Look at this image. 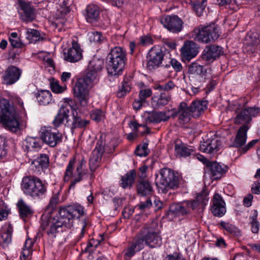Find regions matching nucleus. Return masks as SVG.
Segmentation results:
<instances>
[{
  "mask_svg": "<svg viewBox=\"0 0 260 260\" xmlns=\"http://www.w3.org/2000/svg\"><path fill=\"white\" fill-rule=\"evenodd\" d=\"M99 74L88 71L85 76L79 79L75 85L74 92L79 102L78 109L80 113L86 114L88 111L90 89L99 81Z\"/></svg>",
  "mask_w": 260,
  "mask_h": 260,
  "instance_id": "obj_1",
  "label": "nucleus"
},
{
  "mask_svg": "<svg viewBox=\"0 0 260 260\" xmlns=\"http://www.w3.org/2000/svg\"><path fill=\"white\" fill-rule=\"evenodd\" d=\"M21 187L26 196L35 200H40L47 195L48 184L38 177L25 176L22 180Z\"/></svg>",
  "mask_w": 260,
  "mask_h": 260,
  "instance_id": "obj_2",
  "label": "nucleus"
},
{
  "mask_svg": "<svg viewBox=\"0 0 260 260\" xmlns=\"http://www.w3.org/2000/svg\"><path fill=\"white\" fill-rule=\"evenodd\" d=\"M86 164V161L83 158L77 162L75 158H72L69 161L66 169L63 180L64 182L71 181L70 189H74L76 184L84 179L87 173Z\"/></svg>",
  "mask_w": 260,
  "mask_h": 260,
  "instance_id": "obj_3",
  "label": "nucleus"
},
{
  "mask_svg": "<svg viewBox=\"0 0 260 260\" xmlns=\"http://www.w3.org/2000/svg\"><path fill=\"white\" fill-rule=\"evenodd\" d=\"M155 176V184L159 192L166 193L169 190L177 188L179 186V176L170 169H160Z\"/></svg>",
  "mask_w": 260,
  "mask_h": 260,
  "instance_id": "obj_4",
  "label": "nucleus"
},
{
  "mask_svg": "<svg viewBox=\"0 0 260 260\" xmlns=\"http://www.w3.org/2000/svg\"><path fill=\"white\" fill-rule=\"evenodd\" d=\"M108 73L112 76L120 74L126 61V52L120 47H115L111 49L107 56Z\"/></svg>",
  "mask_w": 260,
  "mask_h": 260,
  "instance_id": "obj_5",
  "label": "nucleus"
},
{
  "mask_svg": "<svg viewBox=\"0 0 260 260\" xmlns=\"http://www.w3.org/2000/svg\"><path fill=\"white\" fill-rule=\"evenodd\" d=\"M41 227L49 236L55 237V234L61 231L63 227L71 229L72 226L70 220L59 214V216L53 217H43Z\"/></svg>",
  "mask_w": 260,
  "mask_h": 260,
  "instance_id": "obj_6",
  "label": "nucleus"
},
{
  "mask_svg": "<svg viewBox=\"0 0 260 260\" xmlns=\"http://www.w3.org/2000/svg\"><path fill=\"white\" fill-rule=\"evenodd\" d=\"M193 34L196 41L205 44L215 42L220 36L218 26L214 23L201 25L194 29Z\"/></svg>",
  "mask_w": 260,
  "mask_h": 260,
  "instance_id": "obj_7",
  "label": "nucleus"
},
{
  "mask_svg": "<svg viewBox=\"0 0 260 260\" xmlns=\"http://www.w3.org/2000/svg\"><path fill=\"white\" fill-rule=\"evenodd\" d=\"M141 235L150 248H157L162 244V238L155 223L145 224L141 230Z\"/></svg>",
  "mask_w": 260,
  "mask_h": 260,
  "instance_id": "obj_8",
  "label": "nucleus"
},
{
  "mask_svg": "<svg viewBox=\"0 0 260 260\" xmlns=\"http://www.w3.org/2000/svg\"><path fill=\"white\" fill-rule=\"evenodd\" d=\"M249 127L244 124L240 127L237 131L233 146L239 148V151L241 154L246 153L250 149L253 147L258 142V140H253L249 142L247 145H244L247 138V132Z\"/></svg>",
  "mask_w": 260,
  "mask_h": 260,
  "instance_id": "obj_9",
  "label": "nucleus"
},
{
  "mask_svg": "<svg viewBox=\"0 0 260 260\" xmlns=\"http://www.w3.org/2000/svg\"><path fill=\"white\" fill-rule=\"evenodd\" d=\"M17 4L20 20L25 23H29L36 19V9L31 2L27 0H17Z\"/></svg>",
  "mask_w": 260,
  "mask_h": 260,
  "instance_id": "obj_10",
  "label": "nucleus"
},
{
  "mask_svg": "<svg viewBox=\"0 0 260 260\" xmlns=\"http://www.w3.org/2000/svg\"><path fill=\"white\" fill-rule=\"evenodd\" d=\"M40 134L41 140L50 147H54L62 141V134L54 131L50 126L42 127Z\"/></svg>",
  "mask_w": 260,
  "mask_h": 260,
  "instance_id": "obj_11",
  "label": "nucleus"
},
{
  "mask_svg": "<svg viewBox=\"0 0 260 260\" xmlns=\"http://www.w3.org/2000/svg\"><path fill=\"white\" fill-rule=\"evenodd\" d=\"M159 21L165 28L172 33H178L183 28L182 20L176 15L162 16Z\"/></svg>",
  "mask_w": 260,
  "mask_h": 260,
  "instance_id": "obj_12",
  "label": "nucleus"
},
{
  "mask_svg": "<svg viewBox=\"0 0 260 260\" xmlns=\"http://www.w3.org/2000/svg\"><path fill=\"white\" fill-rule=\"evenodd\" d=\"M237 115L234 119L236 124H243L248 125L253 117L257 116L260 112V108L258 107L245 108L237 111Z\"/></svg>",
  "mask_w": 260,
  "mask_h": 260,
  "instance_id": "obj_13",
  "label": "nucleus"
},
{
  "mask_svg": "<svg viewBox=\"0 0 260 260\" xmlns=\"http://www.w3.org/2000/svg\"><path fill=\"white\" fill-rule=\"evenodd\" d=\"M59 214L70 220L71 226L73 225L75 218H80L84 214V208L78 204H75L68 207H61Z\"/></svg>",
  "mask_w": 260,
  "mask_h": 260,
  "instance_id": "obj_14",
  "label": "nucleus"
},
{
  "mask_svg": "<svg viewBox=\"0 0 260 260\" xmlns=\"http://www.w3.org/2000/svg\"><path fill=\"white\" fill-rule=\"evenodd\" d=\"M83 58V50L80 45L75 40L72 42V46L64 50L63 59L71 63H75Z\"/></svg>",
  "mask_w": 260,
  "mask_h": 260,
  "instance_id": "obj_15",
  "label": "nucleus"
},
{
  "mask_svg": "<svg viewBox=\"0 0 260 260\" xmlns=\"http://www.w3.org/2000/svg\"><path fill=\"white\" fill-rule=\"evenodd\" d=\"M222 142L220 138L215 135L211 136L201 143L200 149L201 151L214 154L216 153L221 147Z\"/></svg>",
  "mask_w": 260,
  "mask_h": 260,
  "instance_id": "obj_16",
  "label": "nucleus"
},
{
  "mask_svg": "<svg viewBox=\"0 0 260 260\" xmlns=\"http://www.w3.org/2000/svg\"><path fill=\"white\" fill-rule=\"evenodd\" d=\"M0 122L11 132H16L20 129L19 116L16 111L7 113L6 115H0Z\"/></svg>",
  "mask_w": 260,
  "mask_h": 260,
  "instance_id": "obj_17",
  "label": "nucleus"
},
{
  "mask_svg": "<svg viewBox=\"0 0 260 260\" xmlns=\"http://www.w3.org/2000/svg\"><path fill=\"white\" fill-rule=\"evenodd\" d=\"M148 115L146 118L147 123H159L161 121L168 120L170 117H175L177 113L174 110H167L162 112H147Z\"/></svg>",
  "mask_w": 260,
  "mask_h": 260,
  "instance_id": "obj_18",
  "label": "nucleus"
},
{
  "mask_svg": "<svg viewBox=\"0 0 260 260\" xmlns=\"http://www.w3.org/2000/svg\"><path fill=\"white\" fill-rule=\"evenodd\" d=\"M260 43V31H250L245 37L244 50L249 53L256 51L257 46Z\"/></svg>",
  "mask_w": 260,
  "mask_h": 260,
  "instance_id": "obj_19",
  "label": "nucleus"
},
{
  "mask_svg": "<svg viewBox=\"0 0 260 260\" xmlns=\"http://www.w3.org/2000/svg\"><path fill=\"white\" fill-rule=\"evenodd\" d=\"M223 54V48L217 45L207 46L203 52V59L208 63H211Z\"/></svg>",
  "mask_w": 260,
  "mask_h": 260,
  "instance_id": "obj_20",
  "label": "nucleus"
},
{
  "mask_svg": "<svg viewBox=\"0 0 260 260\" xmlns=\"http://www.w3.org/2000/svg\"><path fill=\"white\" fill-rule=\"evenodd\" d=\"M191 204L188 203L186 201L179 203H174L170 205L169 215L173 217H179L184 216L191 211Z\"/></svg>",
  "mask_w": 260,
  "mask_h": 260,
  "instance_id": "obj_21",
  "label": "nucleus"
},
{
  "mask_svg": "<svg viewBox=\"0 0 260 260\" xmlns=\"http://www.w3.org/2000/svg\"><path fill=\"white\" fill-rule=\"evenodd\" d=\"M211 211L217 217H222L226 213L225 203L221 196L217 193L214 194L212 200Z\"/></svg>",
  "mask_w": 260,
  "mask_h": 260,
  "instance_id": "obj_22",
  "label": "nucleus"
},
{
  "mask_svg": "<svg viewBox=\"0 0 260 260\" xmlns=\"http://www.w3.org/2000/svg\"><path fill=\"white\" fill-rule=\"evenodd\" d=\"M164 57L162 52L159 49H151L147 56V68L151 71L158 67Z\"/></svg>",
  "mask_w": 260,
  "mask_h": 260,
  "instance_id": "obj_23",
  "label": "nucleus"
},
{
  "mask_svg": "<svg viewBox=\"0 0 260 260\" xmlns=\"http://www.w3.org/2000/svg\"><path fill=\"white\" fill-rule=\"evenodd\" d=\"M188 73L192 75V77L199 78L200 82H205L206 80L211 78V76L207 73L206 68L196 62H192L189 66Z\"/></svg>",
  "mask_w": 260,
  "mask_h": 260,
  "instance_id": "obj_24",
  "label": "nucleus"
},
{
  "mask_svg": "<svg viewBox=\"0 0 260 260\" xmlns=\"http://www.w3.org/2000/svg\"><path fill=\"white\" fill-rule=\"evenodd\" d=\"M180 52L183 60H190L198 53L197 44L191 41H186L181 48Z\"/></svg>",
  "mask_w": 260,
  "mask_h": 260,
  "instance_id": "obj_25",
  "label": "nucleus"
},
{
  "mask_svg": "<svg viewBox=\"0 0 260 260\" xmlns=\"http://www.w3.org/2000/svg\"><path fill=\"white\" fill-rule=\"evenodd\" d=\"M79 104L77 105V107H78ZM89 106L88 105V107ZM71 109H72V115H73V121L71 125V129L73 131L76 128H85L86 126L89 124L90 121L86 120L85 119L82 118L79 115L80 114L84 115H87L88 113L86 114H83L82 113H80L79 111V110L78 109V108L77 109L74 108L73 107H71ZM89 108H88V111L89 112Z\"/></svg>",
  "mask_w": 260,
  "mask_h": 260,
  "instance_id": "obj_26",
  "label": "nucleus"
},
{
  "mask_svg": "<svg viewBox=\"0 0 260 260\" xmlns=\"http://www.w3.org/2000/svg\"><path fill=\"white\" fill-rule=\"evenodd\" d=\"M22 71L18 68L11 66L6 70L3 79L6 84L12 85L16 83L20 79Z\"/></svg>",
  "mask_w": 260,
  "mask_h": 260,
  "instance_id": "obj_27",
  "label": "nucleus"
},
{
  "mask_svg": "<svg viewBox=\"0 0 260 260\" xmlns=\"http://www.w3.org/2000/svg\"><path fill=\"white\" fill-rule=\"evenodd\" d=\"M69 113V106H62L52 121L53 126L57 128L64 124L65 121L67 123H68Z\"/></svg>",
  "mask_w": 260,
  "mask_h": 260,
  "instance_id": "obj_28",
  "label": "nucleus"
},
{
  "mask_svg": "<svg viewBox=\"0 0 260 260\" xmlns=\"http://www.w3.org/2000/svg\"><path fill=\"white\" fill-rule=\"evenodd\" d=\"M208 103L206 101H193L187 107L188 110L191 113L192 117L200 116L207 108Z\"/></svg>",
  "mask_w": 260,
  "mask_h": 260,
  "instance_id": "obj_29",
  "label": "nucleus"
},
{
  "mask_svg": "<svg viewBox=\"0 0 260 260\" xmlns=\"http://www.w3.org/2000/svg\"><path fill=\"white\" fill-rule=\"evenodd\" d=\"M210 174L213 180L220 178L228 169L226 166L217 162H213L209 166Z\"/></svg>",
  "mask_w": 260,
  "mask_h": 260,
  "instance_id": "obj_30",
  "label": "nucleus"
},
{
  "mask_svg": "<svg viewBox=\"0 0 260 260\" xmlns=\"http://www.w3.org/2000/svg\"><path fill=\"white\" fill-rule=\"evenodd\" d=\"M174 149L177 156L186 157L194 154V150L191 147L187 146L180 141H175Z\"/></svg>",
  "mask_w": 260,
  "mask_h": 260,
  "instance_id": "obj_31",
  "label": "nucleus"
},
{
  "mask_svg": "<svg viewBox=\"0 0 260 260\" xmlns=\"http://www.w3.org/2000/svg\"><path fill=\"white\" fill-rule=\"evenodd\" d=\"M187 107L186 106V104L184 103H181L180 104L179 109L178 111L176 110H174L177 113V115H179L178 121L181 124H184L188 122L191 119L192 117L191 113L188 110Z\"/></svg>",
  "mask_w": 260,
  "mask_h": 260,
  "instance_id": "obj_32",
  "label": "nucleus"
},
{
  "mask_svg": "<svg viewBox=\"0 0 260 260\" xmlns=\"http://www.w3.org/2000/svg\"><path fill=\"white\" fill-rule=\"evenodd\" d=\"M23 147L27 152L38 150L41 147L40 140L38 138L27 137L23 142Z\"/></svg>",
  "mask_w": 260,
  "mask_h": 260,
  "instance_id": "obj_33",
  "label": "nucleus"
},
{
  "mask_svg": "<svg viewBox=\"0 0 260 260\" xmlns=\"http://www.w3.org/2000/svg\"><path fill=\"white\" fill-rule=\"evenodd\" d=\"M208 196V193L206 191H203L197 196L196 199L193 201L186 202L192 206L191 210H193L198 208H203L208 201L209 198Z\"/></svg>",
  "mask_w": 260,
  "mask_h": 260,
  "instance_id": "obj_34",
  "label": "nucleus"
},
{
  "mask_svg": "<svg viewBox=\"0 0 260 260\" xmlns=\"http://www.w3.org/2000/svg\"><path fill=\"white\" fill-rule=\"evenodd\" d=\"M13 227L10 223H5L2 228L0 238L4 244L7 245L11 242Z\"/></svg>",
  "mask_w": 260,
  "mask_h": 260,
  "instance_id": "obj_35",
  "label": "nucleus"
},
{
  "mask_svg": "<svg viewBox=\"0 0 260 260\" xmlns=\"http://www.w3.org/2000/svg\"><path fill=\"white\" fill-rule=\"evenodd\" d=\"M49 165V156L46 154H40L35 159L31 162L32 167L39 171L40 169H46Z\"/></svg>",
  "mask_w": 260,
  "mask_h": 260,
  "instance_id": "obj_36",
  "label": "nucleus"
},
{
  "mask_svg": "<svg viewBox=\"0 0 260 260\" xmlns=\"http://www.w3.org/2000/svg\"><path fill=\"white\" fill-rule=\"evenodd\" d=\"M17 206L18 208L19 215L22 218H26L32 215L34 212L31 207L22 199L18 200Z\"/></svg>",
  "mask_w": 260,
  "mask_h": 260,
  "instance_id": "obj_37",
  "label": "nucleus"
},
{
  "mask_svg": "<svg viewBox=\"0 0 260 260\" xmlns=\"http://www.w3.org/2000/svg\"><path fill=\"white\" fill-rule=\"evenodd\" d=\"M103 153L98 149L93 150L89 160V166L91 171L94 172L100 166Z\"/></svg>",
  "mask_w": 260,
  "mask_h": 260,
  "instance_id": "obj_38",
  "label": "nucleus"
},
{
  "mask_svg": "<svg viewBox=\"0 0 260 260\" xmlns=\"http://www.w3.org/2000/svg\"><path fill=\"white\" fill-rule=\"evenodd\" d=\"M137 190L138 194L142 196H146L152 193L153 187L148 181L143 180L139 182Z\"/></svg>",
  "mask_w": 260,
  "mask_h": 260,
  "instance_id": "obj_39",
  "label": "nucleus"
},
{
  "mask_svg": "<svg viewBox=\"0 0 260 260\" xmlns=\"http://www.w3.org/2000/svg\"><path fill=\"white\" fill-rule=\"evenodd\" d=\"M36 97L40 105H46L51 103L52 94L50 91L41 90L36 93Z\"/></svg>",
  "mask_w": 260,
  "mask_h": 260,
  "instance_id": "obj_40",
  "label": "nucleus"
},
{
  "mask_svg": "<svg viewBox=\"0 0 260 260\" xmlns=\"http://www.w3.org/2000/svg\"><path fill=\"white\" fill-rule=\"evenodd\" d=\"M136 173L135 170H132L122 177L120 185L123 188L131 187L134 183Z\"/></svg>",
  "mask_w": 260,
  "mask_h": 260,
  "instance_id": "obj_41",
  "label": "nucleus"
},
{
  "mask_svg": "<svg viewBox=\"0 0 260 260\" xmlns=\"http://www.w3.org/2000/svg\"><path fill=\"white\" fill-rule=\"evenodd\" d=\"M104 64L103 59L94 58L89 63L88 71L100 75Z\"/></svg>",
  "mask_w": 260,
  "mask_h": 260,
  "instance_id": "obj_42",
  "label": "nucleus"
},
{
  "mask_svg": "<svg viewBox=\"0 0 260 260\" xmlns=\"http://www.w3.org/2000/svg\"><path fill=\"white\" fill-rule=\"evenodd\" d=\"M87 21L92 22L96 21L99 17L100 10L98 6L90 4L86 8Z\"/></svg>",
  "mask_w": 260,
  "mask_h": 260,
  "instance_id": "obj_43",
  "label": "nucleus"
},
{
  "mask_svg": "<svg viewBox=\"0 0 260 260\" xmlns=\"http://www.w3.org/2000/svg\"><path fill=\"white\" fill-rule=\"evenodd\" d=\"M34 242L32 239L27 238L25 240L21 253L20 259L21 260H26L28 256L30 255L32 251V248Z\"/></svg>",
  "mask_w": 260,
  "mask_h": 260,
  "instance_id": "obj_44",
  "label": "nucleus"
},
{
  "mask_svg": "<svg viewBox=\"0 0 260 260\" xmlns=\"http://www.w3.org/2000/svg\"><path fill=\"white\" fill-rule=\"evenodd\" d=\"M206 1L207 0H191L192 7L198 16L202 15L206 6Z\"/></svg>",
  "mask_w": 260,
  "mask_h": 260,
  "instance_id": "obj_45",
  "label": "nucleus"
},
{
  "mask_svg": "<svg viewBox=\"0 0 260 260\" xmlns=\"http://www.w3.org/2000/svg\"><path fill=\"white\" fill-rule=\"evenodd\" d=\"M26 38L31 43H35L42 39L39 31L31 28H27Z\"/></svg>",
  "mask_w": 260,
  "mask_h": 260,
  "instance_id": "obj_46",
  "label": "nucleus"
},
{
  "mask_svg": "<svg viewBox=\"0 0 260 260\" xmlns=\"http://www.w3.org/2000/svg\"><path fill=\"white\" fill-rule=\"evenodd\" d=\"M154 102H156L158 107L164 106L167 105L171 100V96L169 93H161L158 97L153 98Z\"/></svg>",
  "mask_w": 260,
  "mask_h": 260,
  "instance_id": "obj_47",
  "label": "nucleus"
},
{
  "mask_svg": "<svg viewBox=\"0 0 260 260\" xmlns=\"http://www.w3.org/2000/svg\"><path fill=\"white\" fill-rule=\"evenodd\" d=\"M220 226L226 230L228 232L230 233L233 235L239 236L241 235V232L239 229L235 225L226 222L224 221H221L220 223Z\"/></svg>",
  "mask_w": 260,
  "mask_h": 260,
  "instance_id": "obj_48",
  "label": "nucleus"
},
{
  "mask_svg": "<svg viewBox=\"0 0 260 260\" xmlns=\"http://www.w3.org/2000/svg\"><path fill=\"white\" fill-rule=\"evenodd\" d=\"M0 110L2 113L1 115H6L7 113L16 111L13 107L10 105L9 101L5 99H0Z\"/></svg>",
  "mask_w": 260,
  "mask_h": 260,
  "instance_id": "obj_49",
  "label": "nucleus"
},
{
  "mask_svg": "<svg viewBox=\"0 0 260 260\" xmlns=\"http://www.w3.org/2000/svg\"><path fill=\"white\" fill-rule=\"evenodd\" d=\"M89 40L91 43L95 44H101L105 40V37L103 36L101 32L92 31L88 34Z\"/></svg>",
  "mask_w": 260,
  "mask_h": 260,
  "instance_id": "obj_50",
  "label": "nucleus"
},
{
  "mask_svg": "<svg viewBox=\"0 0 260 260\" xmlns=\"http://www.w3.org/2000/svg\"><path fill=\"white\" fill-rule=\"evenodd\" d=\"M257 212L256 210L252 212V214L249 217L250 220L251 231L253 233H257L259 229V223L257 220Z\"/></svg>",
  "mask_w": 260,
  "mask_h": 260,
  "instance_id": "obj_51",
  "label": "nucleus"
},
{
  "mask_svg": "<svg viewBox=\"0 0 260 260\" xmlns=\"http://www.w3.org/2000/svg\"><path fill=\"white\" fill-rule=\"evenodd\" d=\"M57 5L59 6L58 11L62 16L67 15L70 11L69 6V0H57Z\"/></svg>",
  "mask_w": 260,
  "mask_h": 260,
  "instance_id": "obj_52",
  "label": "nucleus"
},
{
  "mask_svg": "<svg viewBox=\"0 0 260 260\" xmlns=\"http://www.w3.org/2000/svg\"><path fill=\"white\" fill-rule=\"evenodd\" d=\"M7 142L6 137L0 136V159L5 157L7 154Z\"/></svg>",
  "mask_w": 260,
  "mask_h": 260,
  "instance_id": "obj_53",
  "label": "nucleus"
},
{
  "mask_svg": "<svg viewBox=\"0 0 260 260\" xmlns=\"http://www.w3.org/2000/svg\"><path fill=\"white\" fill-rule=\"evenodd\" d=\"M50 86L53 92L58 94L63 93L67 89L66 86H60L58 82L54 80L50 81Z\"/></svg>",
  "mask_w": 260,
  "mask_h": 260,
  "instance_id": "obj_54",
  "label": "nucleus"
},
{
  "mask_svg": "<svg viewBox=\"0 0 260 260\" xmlns=\"http://www.w3.org/2000/svg\"><path fill=\"white\" fill-rule=\"evenodd\" d=\"M9 41L14 48H21L23 46V44L18 37L17 32H13L10 34Z\"/></svg>",
  "mask_w": 260,
  "mask_h": 260,
  "instance_id": "obj_55",
  "label": "nucleus"
},
{
  "mask_svg": "<svg viewBox=\"0 0 260 260\" xmlns=\"http://www.w3.org/2000/svg\"><path fill=\"white\" fill-rule=\"evenodd\" d=\"M9 100L14 105L19 106L21 112H25L23 107V102L17 95L11 93L9 95Z\"/></svg>",
  "mask_w": 260,
  "mask_h": 260,
  "instance_id": "obj_56",
  "label": "nucleus"
},
{
  "mask_svg": "<svg viewBox=\"0 0 260 260\" xmlns=\"http://www.w3.org/2000/svg\"><path fill=\"white\" fill-rule=\"evenodd\" d=\"M144 242L145 243V240L144 238L142 237L140 230L138 234L137 238L132 244L136 248V250L139 251L144 248Z\"/></svg>",
  "mask_w": 260,
  "mask_h": 260,
  "instance_id": "obj_57",
  "label": "nucleus"
},
{
  "mask_svg": "<svg viewBox=\"0 0 260 260\" xmlns=\"http://www.w3.org/2000/svg\"><path fill=\"white\" fill-rule=\"evenodd\" d=\"M105 116L104 111L99 109L93 110L90 113L91 119L98 122L103 120L105 118Z\"/></svg>",
  "mask_w": 260,
  "mask_h": 260,
  "instance_id": "obj_58",
  "label": "nucleus"
},
{
  "mask_svg": "<svg viewBox=\"0 0 260 260\" xmlns=\"http://www.w3.org/2000/svg\"><path fill=\"white\" fill-rule=\"evenodd\" d=\"M131 90V87L128 82H123L121 86L117 91V95L118 98H122L126 95Z\"/></svg>",
  "mask_w": 260,
  "mask_h": 260,
  "instance_id": "obj_59",
  "label": "nucleus"
},
{
  "mask_svg": "<svg viewBox=\"0 0 260 260\" xmlns=\"http://www.w3.org/2000/svg\"><path fill=\"white\" fill-rule=\"evenodd\" d=\"M9 214V210L7 205L0 199V221L6 219Z\"/></svg>",
  "mask_w": 260,
  "mask_h": 260,
  "instance_id": "obj_60",
  "label": "nucleus"
},
{
  "mask_svg": "<svg viewBox=\"0 0 260 260\" xmlns=\"http://www.w3.org/2000/svg\"><path fill=\"white\" fill-rule=\"evenodd\" d=\"M148 152V144L146 143L143 144L142 146H138L135 150L136 154L141 157L146 156Z\"/></svg>",
  "mask_w": 260,
  "mask_h": 260,
  "instance_id": "obj_61",
  "label": "nucleus"
},
{
  "mask_svg": "<svg viewBox=\"0 0 260 260\" xmlns=\"http://www.w3.org/2000/svg\"><path fill=\"white\" fill-rule=\"evenodd\" d=\"M59 197L57 193L54 194L51 198L49 203L47 207V209L49 211L48 212H51L54 208H55L56 205L58 203Z\"/></svg>",
  "mask_w": 260,
  "mask_h": 260,
  "instance_id": "obj_62",
  "label": "nucleus"
},
{
  "mask_svg": "<svg viewBox=\"0 0 260 260\" xmlns=\"http://www.w3.org/2000/svg\"><path fill=\"white\" fill-rule=\"evenodd\" d=\"M152 90L151 89L147 88L140 90L139 92V99L142 101L145 102L146 99L152 95Z\"/></svg>",
  "mask_w": 260,
  "mask_h": 260,
  "instance_id": "obj_63",
  "label": "nucleus"
},
{
  "mask_svg": "<svg viewBox=\"0 0 260 260\" xmlns=\"http://www.w3.org/2000/svg\"><path fill=\"white\" fill-rule=\"evenodd\" d=\"M81 231L79 235V238L81 239L85 235L86 231L89 227L88 220L86 219H84L81 221Z\"/></svg>",
  "mask_w": 260,
  "mask_h": 260,
  "instance_id": "obj_64",
  "label": "nucleus"
}]
</instances>
